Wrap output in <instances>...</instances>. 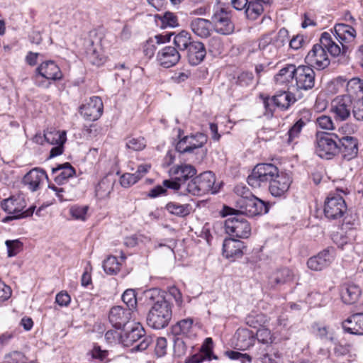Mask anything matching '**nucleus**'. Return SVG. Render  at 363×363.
Returning <instances> with one entry per match:
<instances>
[{"label":"nucleus","instance_id":"f257e3e1","mask_svg":"<svg viewBox=\"0 0 363 363\" xmlns=\"http://www.w3.org/2000/svg\"><path fill=\"white\" fill-rule=\"evenodd\" d=\"M248 184L254 189L267 186L271 194L275 197L284 196L292 182L289 174L279 172L278 168L271 163L257 164L247 177Z\"/></svg>","mask_w":363,"mask_h":363},{"label":"nucleus","instance_id":"f03ea898","mask_svg":"<svg viewBox=\"0 0 363 363\" xmlns=\"http://www.w3.org/2000/svg\"><path fill=\"white\" fill-rule=\"evenodd\" d=\"M145 297L152 305L147 315V325L157 330L166 328L172 317L171 304L157 289L147 291Z\"/></svg>","mask_w":363,"mask_h":363},{"label":"nucleus","instance_id":"7ed1b4c3","mask_svg":"<svg viewBox=\"0 0 363 363\" xmlns=\"http://www.w3.org/2000/svg\"><path fill=\"white\" fill-rule=\"evenodd\" d=\"M26 206L25 199L21 196H11L1 201L2 209L9 215L3 218L2 221L7 223L13 220L30 217L33 214L35 206H31L24 210Z\"/></svg>","mask_w":363,"mask_h":363},{"label":"nucleus","instance_id":"20e7f679","mask_svg":"<svg viewBox=\"0 0 363 363\" xmlns=\"http://www.w3.org/2000/svg\"><path fill=\"white\" fill-rule=\"evenodd\" d=\"M339 135L333 133L317 132L315 134V150L323 159L331 160L339 155Z\"/></svg>","mask_w":363,"mask_h":363},{"label":"nucleus","instance_id":"39448f33","mask_svg":"<svg viewBox=\"0 0 363 363\" xmlns=\"http://www.w3.org/2000/svg\"><path fill=\"white\" fill-rule=\"evenodd\" d=\"M151 340L145 336V332L142 325L137 323L130 330L122 331L121 344L124 347L133 346L132 351H143L150 345Z\"/></svg>","mask_w":363,"mask_h":363},{"label":"nucleus","instance_id":"423d86ee","mask_svg":"<svg viewBox=\"0 0 363 363\" xmlns=\"http://www.w3.org/2000/svg\"><path fill=\"white\" fill-rule=\"evenodd\" d=\"M63 74L57 66L52 60L44 61L35 69L32 79L34 84L40 87H48L43 78L47 80L57 81L62 79Z\"/></svg>","mask_w":363,"mask_h":363},{"label":"nucleus","instance_id":"0eeeda50","mask_svg":"<svg viewBox=\"0 0 363 363\" xmlns=\"http://www.w3.org/2000/svg\"><path fill=\"white\" fill-rule=\"evenodd\" d=\"M216 177L212 172H204L194 177L186 185V190L193 195H202L208 192H217L214 186Z\"/></svg>","mask_w":363,"mask_h":363},{"label":"nucleus","instance_id":"6e6552de","mask_svg":"<svg viewBox=\"0 0 363 363\" xmlns=\"http://www.w3.org/2000/svg\"><path fill=\"white\" fill-rule=\"evenodd\" d=\"M238 210L236 211L241 216L245 215L248 217H254L269 211V206L262 200L254 195L250 197L239 198L236 201Z\"/></svg>","mask_w":363,"mask_h":363},{"label":"nucleus","instance_id":"1a4fd4ad","mask_svg":"<svg viewBox=\"0 0 363 363\" xmlns=\"http://www.w3.org/2000/svg\"><path fill=\"white\" fill-rule=\"evenodd\" d=\"M347 211L346 202L338 194H330L325 200L323 212L329 220H338L342 218Z\"/></svg>","mask_w":363,"mask_h":363},{"label":"nucleus","instance_id":"9d476101","mask_svg":"<svg viewBox=\"0 0 363 363\" xmlns=\"http://www.w3.org/2000/svg\"><path fill=\"white\" fill-rule=\"evenodd\" d=\"M225 230L230 236L238 238H247L251 233L250 223L239 213L225 220Z\"/></svg>","mask_w":363,"mask_h":363},{"label":"nucleus","instance_id":"9b49d317","mask_svg":"<svg viewBox=\"0 0 363 363\" xmlns=\"http://www.w3.org/2000/svg\"><path fill=\"white\" fill-rule=\"evenodd\" d=\"M179 140L175 149L181 154L195 153L197 150L201 148L207 143L208 140L207 135L201 133L183 137L179 135Z\"/></svg>","mask_w":363,"mask_h":363},{"label":"nucleus","instance_id":"f8f14e48","mask_svg":"<svg viewBox=\"0 0 363 363\" xmlns=\"http://www.w3.org/2000/svg\"><path fill=\"white\" fill-rule=\"evenodd\" d=\"M306 63L311 67L322 70L330 63L326 50L321 43L315 44L305 57Z\"/></svg>","mask_w":363,"mask_h":363},{"label":"nucleus","instance_id":"ddd939ff","mask_svg":"<svg viewBox=\"0 0 363 363\" xmlns=\"http://www.w3.org/2000/svg\"><path fill=\"white\" fill-rule=\"evenodd\" d=\"M315 74L308 65H300L296 67L294 74L295 86L297 91H308L315 85Z\"/></svg>","mask_w":363,"mask_h":363},{"label":"nucleus","instance_id":"4468645a","mask_svg":"<svg viewBox=\"0 0 363 363\" xmlns=\"http://www.w3.org/2000/svg\"><path fill=\"white\" fill-rule=\"evenodd\" d=\"M214 29L216 33L221 35H230L235 29L234 23L231 21V11L220 9L212 17Z\"/></svg>","mask_w":363,"mask_h":363},{"label":"nucleus","instance_id":"2eb2a0df","mask_svg":"<svg viewBox=\"0 0 363 363\" xmlns=\"http://www.w3.org/2000/svg\"><path fill=\"white\" fill-rule=\"evenodd\" d=\"M353 103L350 96H336L331 103V111L337 120L344 121L349 118L352 111Z\"/></svg>","mask_w":363,"mask_h":363},{"label":"nucleus","instance_id":"dca6fc26","mask_svg":"<svg viewBox=\"0 0 363 363\" xmlns=\"http://www.w3.org/2000/svg\"><path fill=\"white\" fill-rule=\"evenodd\" d=\"M135 311L120 306L111 308L108 315L111 324L116 328L125 326L130 319H135Z\"/></svg>","mask_w":363,"mask_h":363},{"label":"nucleus","instance_id":"f3484780","mask_svg":"<svg viewBox=\"0 0 363 363\" xmlns=\"http://www.w3.org/2000/svg\"><path fill=\"white\" fill-rule=\"evenodd\" d=\"M104 105L99 96H92L79 108L80 114L85 120L94 121L98 120L103 113Z\"/></svg>","mask_w":363,"mask_h":363},{"label":"nucleus","instance_id":"a211bd4d","mask_svg":"<svg viewBox=\"0 0 363 363\" xmlns=\"http://www.w3.org/2000/svg\"><path fill=\"white\" fill-rule=\"evenodd\" d=\"M338 146L339 154H341L344 160L350 161L357 156L358 140L356 138L349 135L339 136Z\"/></svg>","mask_w":363,"mask_h":363},{"label":"nucleus","instance_id":"6ab92c4d","mask_svg":"<svg viewBox=\"0 0 363 363\" xmlns=\"http://www.w3.org/2000/svg\"><path fill=\"white\" fill-rule=\"evenodd\" d=\"M156 58L160 66L169 68L179 62L181 55L176 48L166 46L158 51Z\"/></svg>","mask_w":363,"mask_h":363},{"label":"nucleus","instance_id":"aec40b11","mask_svg":"<svg viewBox=\"0 0 363 363\" xmlns=\"http://www.w3.org/2000/svg\"><path fill=\"white\" fill-rule=\"evenodd\" d=\"M334 259L333 250L325 249L320 252L317 255L308 259L307 266L314 271H320L330 265Z\"/></svg>","mask_w":363,"mask_h":363},{"label":"nucleus","instance_id":"412c9836","mask_svg":"<svg viewBox=\"0 0 363 363\" xmlns=\"http://www.w3.org/2000/svg\"><path fill=\"white\" fill-rule=\"evenodd\" d=\"M45 179H48L45 171L43 169L34 168L24 176L23 183L30 191H36Z\"/></svg>","mask_w":363,"mask_h":363},{"label":"nucleus","instance_id":"4be33fe9","mask_svg":"<svg viewBox=\"0 0 363 363\" xmlns=\"http://www.w3.org/2000/svg\"><path fill=\"white\" fill-rule=\"evenodd\" d=\"M294 279L293 272L286 267L277 269L274 271L268 279V285L272 289H277L278 287L290 283Z\"/></svg>","mask_w":363,"mask_h":363},{"label":"nucleus","instance_id":"5701e85b","mask_svg":"<svg viewBox=\"0 0 363 363\" xmlns=\"http://www.w3.org/2000/svg\"><path fill=\"white\" fill-rule=\"evenodd\" d=\"M256 359L261 363H283L282 354L271 345L261 347L256 353Z\"/></svg>","mask_w":363,"mask_h":363},{"label":"nucleus","instance_id":"b1692460","mask_svg":"<svg viewBox=\"0 0 363 363\" xmlns=\"http://www.w3.org/2000/svg\"><path fill=\"white\" fill-rule=\"evenodd\" d=\"M259 49L267 60H273L278 56L279 48L273 43L272 33L263 35L259 40Z\"/></svg>","mask_w":363,"mask_h":363},{"label":"nucleus","instance_id":"393cba45","mask_svg":"<svg viewBox=\"0 0 363 363\" xmlns=\"http://www.w3.org/2000/svg\"><path fill=\"white\" fill-rule=\"evenodd\" d=\"M344 330L348 333L363 335V313H354L342 323Z\"/></svg>","mask_w":363,"mask_h":363},{"label":"nucleus","instance_id":"a878e982","mask_svg":"<svg viewBox=\"0 0 363 363\" xmlns=\"http://www.w3.org/2000/svg\"><path fill=\"white\" fill-rule=\"evenodd\" d=\"M244 243L234 238L225 239L223 244V255L226 258L236 259L242 255Z\"/></svg>","mask_w":363,"mask_h":363},{"label":"nucleus","instance_id":"bb28decb","mask_svg":"<svg viewBox=\"0 0 363 363\" xmlns=\"http://www.w3.org/2000/svg\"><path fill=\"white\" fill-rule=\"evenodd\" d=\"M362 294L360 286L354 283H346L341 286L340 295L345 304L355 303Z\"/></svg>","mask_w":363,"mask_h":363},{"label":"nucleus","instance_id":"cd10ccee","mask_svg":"<svg viewBox=\"0 0 363 363\" xmlns=\"http://www.w3.org/2000/svg\"><path fill=\"white\" fill-rule=\"evenodd\" d=\"M335 36L343 47V50L347 49L345 43L352 41L356 37V30L351 26L345 23H337L334 27Z\"/></svg>","mask_w":363,"mask_h":363},{"label":"nucleus","instance_id":"c85d7f7f","mask_svg":"<svg viewBox=\"0 0 363 363\" xmlns=\"http://www.w3.org/2000/svg\"><path fill=\"white\" fill-rule=\"evenodd\" d=\"M187 58L192 65H197L202 62L206 56V51L204 45L199 41H194L186 49Z\"/></svg>","mask_w":363,"mask_h":363},{"label":"nucleus","instance_id":"c756f323","mask_svg":"<svg viewBox=\"0 0 363 363\" xmlns=\"http://www.w3.org/2000/svg\"><path fill=\"white\" fill-rule=\"evenodd\" d=\"M197 171L193 165L186 164L177 165L169 169L170 175L174 176L176 179L184 182L194 177Z\"/></svg>","mask_w":363,"mask_h":363},{"label":"nucleus","instance_id":"7c9ffc66","mask_svg":"<svg viewBox=\"0 0 363 363\" xmlns=\"http://www.w3.org/2000/svg\"><path fill=\"white\" fill-rule=\"evenodd\" d=\"M190 27L195 35L201 38H206L211 35L212 23L207 19L197 18L191 21Z\"/></svg>","mask_w":363,"mask_h":363},{"label":"nucleus","instance_id":"2f4dec72","mask_svg":"<svg viewBox=\"0 0 363 363\" xmlns=\"http://www.w3.org/2000/svg\"><path fill=\"white\" fill-rule=\"evenodd\" d=\"M84 46L86 57L91 64L99 66L104 63V57L98 45H95L91 39H87L84 42Z\"/></svg>","mask_w":363,"mask_h":363},{"label":"nucleus","instance_id":"473e14b6","mask_svg":"<svg viewBox=\"0 0 363 363\" xmlns=\"http://www.w3.org/2000/svg\"><path fill=\"white\" fill-rule=\"evenodd\" d=\"M236 345L239 350H245L254 345L255 334L247 328H239L235 333Z\"/></svg>","mask_w":363,"mask_h":363},{"label":"nucleus","instance_id":"72a5a7b5","mask_svg":"<svg viewBox=\"0 0 363 363\" xmlns=\"http://www.w3.org/2000/svg\"><path fill=\"white\" fill-rule=\"evenodd\" d=\"M212 344V339L207 337L200 352L186 359V363H201L206 360H210L213 355L211 351Z\"/></svg>","mask_w":363,"mask_h":363},{"label":"nucleus","instance_id":"f704fd0d","mask_svg":"<svg viewBox=\"0 0 363 363\" xmlns=\"http://www.w3.org/2000/svg\"><path fill=\"white\" fill-rule=\"evenodd\" d=\"M294 94L287 91H280L273 96L274 104L278 108L285 111L296 101Z\"/></svg>","mask_w":363,"mask_h":363},{"label":"nucleus","instance_id":"c9c22d12","mask_svg":"<svg viewBox=\"0 0 363 363\" xmlns=\"http://www.w3.org/2000/svg\"><path fill=\"white\" fill-rule=\"evenodd\" d=\"M52 172L55 174V181L58 184H63L67 179L75 174V170L69 162L58 164L52 169Z\"/></svg>","mask_w":363,"mask_h":363},{"label":"nucleus","instance_id":"e433bc0d","mask_svg":"<svg viewBox=\"0 0 363 363\" xmlns=\"http://www.w3.org/2000/svg\"><path fill=\"white\" fill-rule=\"evenodd\" d=\"M320 42L325 50H327L328 52L333 57L339 56L341 52H345L346 49L343 50L342 46L340 48L338 44L335 43L331 35L328 32H324L321 34Z\"/></svg>","mask_w":363,"mask_h":363},{"label":"nucleus","instance_id":"4c0bfd02","mask_svg":"<svg viewBox=\"0 0 363 363\" xmlns=\"http://www.w3.org/2000/svg\"><path fill=\"white\" fill-rule=\"evenodd\" d=\"M346 91V95L350 96L352 100H363V80L359 78L351 79L347 83Z\"/></svg>","mask_w":363,"mask_h":363},{"label":"nucleus","instance_id":"58836bf2","mask_svg":"<svg viewBox=\"0 0 363 363\" xmlns=\"http://www.w3.org/2000/svg\"><path fill=\"white\" fill-rule=\"evenodd\" d=\"M263 0H249L247 6L245 9V16L248 20L255 21L264 11Z\"/></svg>","mask_w":363,"mask_h":363},{"label":"nucleus","instance_id":"ea45409f","mask_svg":"<svg viewBox=\"0 0 363 363\" xmlns=\"http://www.w3.org/2000/svg\"><path fill=\"white\" fill-rule=\"evenodd\" d=\"M165 208L169 213L179 217H185L191 211L190 204H181L177 202H169L166 205Z\"/></svg>","mask_w":363,"mask_h":363},{"label":"nucleus","instance_id":"a19ab883","mask_svg":"<svg viewBox=\"0 0 363 363\" xmlns=\"http://www.w3.org/2000/svg\"><path fill=\"white\" fill-rule=\"evenodd\" d=\"M44 139L52 145L65 144L67 140L66 132L56 130H47L44 133Z\"/></svg>","mask_w":363,"mask_h":363},{"label":"nucleus","instance_id":"79ce46f5","mask_svg":"<svg viewBox=\"0 0 363 363\" xmlns=\"http://www.w3.org/2000/svg\"><path fill=\"white\" fill-rule=\"evenodd\" d=\"M296 67L294 65H287L281 69L278 74L274 76L275 82L279 84H283L290 79H294Z\"/></svg>","mask_w":363,"mask_h":363},{"label":"nucleus","instance_id":"37998d69","mask_svg":"<svg viewBox=\"0 0 363 363\" xmlns=\"http://www.w3.org/2000/svg\"><path fill=\"white\" fill-rule=\"evenodd\" d=\"M193 42L191 33L186 30H182L174 38V44L180 51L186 50Z\"/></svg>","mask_w":363,"mask_h":363},{"label":"nucleus","instance_id":"c03bdc74","mask_svg":"<svg viewBox=\"0 0 363 363\" xmlns=\"http://www.w3.org/2000/svg\"><path fill=\"white\" fill-rule=\"evenodd\" d=\"M112 190L113 183L108 179H103L99 182L96 188V196L99 199H106L109 196Z\"/></svg>","mask_w":363,"mask_h":363},{"label":"nucleus","instance_id":"a18cd8bd","mask_svg":"<svg viewBox=\"0 0 363 363\" xmlns=\"http://www.w3.org/2000/svg\"><path fill=\"white\" fill-rule=\"evenodd\" d=\"M121 263L115 256H109L103 264L104 271L109 274H115L120 270Z\"/></svg>","mask_w":363,"mask_h":363},{"label":"nucleus","instance_id":"49530a36","mask_svg":"<svg viewBox=\"0 0 363 363\" xmlns=\"http://www.w3.org/2000/svg\"><path fill=\"white\" fill-rule=\"evenodd\" d=\"M208 47L210 52L213 55H218L223 51L224 44L220 37L213 36L208 40Z\"/></svg>","mask_w":363,"mask_h":363},{"label":"nucleus","instance_id":"de8ad7c7","mask_svg":"<svg viewBox=\"0 0 363 363\" xmlns=\"http://www.w3.org/2000/svg\"><path fill=\"white\" fill-rule=\"evenodd\" d=\"M146 146V142L143 137L130 138L127 139L126 147L134 151L143 150Z\"/></svg>","mask_w":363,"mask_h":363},{"label":"nucleus","instance_id":"09e8293b","mask_svg":"<svg viewBox=\"0 0 363 363\" xmlns=\"http://www.w3.org/2000/svg\"><path fill=\"white\" fill-rule=\"evenodd\" d=\"M8 256L14 257L23 250V243L19 240H6Z\"/></svg>","mask_w":363,"mask_h":363},{"label":"nucleus","instance_id":"8fccbe9b","mask_svg":"<svg viewBox=\"0 0 363 363\" xmlns=\"http://www.w3.org/2000/svg\"><path fill=\"white\" fill-rule=\"evenodd\" d=\"M122 300L126 304L127 308H131V310L134 311L137 305V299L134 290L128 289L125 291L122 295Z\"/></svg>","mask_w":363,"mask_h":363},{"label":"nucleus","instance_id":"3c124183","mask_svg":"<svg viewBox=\"0 0 363 363\" xmlns=\"http://www.w3.org/2000/svg\"><path fill=\"white\" fill-rule=\"evenodd\" d=\"M193 320L191 318L184 319L177 323L173 327V330L176 334H186L191 328Z\"/></svg>","mask_w":363,"mask_h":363},{"label":"nucleus","instance_id":"603ef678","mask_svg":"<svg viewBox=\"0 0 363 363\" xmlns=\"http://www.w3.org/2000/svg\"><path fill=\"white\" fill-rule=\"evenodd\" d=\"M289 42V32L285 28H281L275 38H273V43L279 49Z\"/></svg>","mask_w":363,"mask_h":363},{"label":"nucleus","instance_id":"864d4df0","mask_svg":"<svg viewBox=\"0 0 363 363\" xmlns=\"http://www.w3.org/2000/svg\"><path fill=\"white\" fill-rule=\"evenodd\" d=\"M316 125L323 130H331L334 129V123L331 117L322 115L316 118Z\"/></svg>","mask_w":363,"mask_h":363},{"label":"nucleus","instance_id":"5fc2aeb1","mask_svg":"<svg viewBox=\"0 0 363 363\" xmlns=\"http://www.w3.org/2000/svg\"><path fill=\"white\" fill-rule=\"evenodd\" d=\"M254 76L252 72H242L240 73L236 79V84L240 86H248L252 84Z\"/></svg>","mask_w":363,"mask_h":363},{"label":"nucleus","instance_id":"6e6d98bb","mask_svg":"<svg viewBox=\"0 0 363 363\" xmlns=\"http://www.w3.org/2000/svg\"><path fill=\"white\" fill-rule=\"evenodd\" d=\"M88 207L86 206L71 207L69 212L72 216L78 220H84L86 219Z\"/></svg>","mask_w":363,"mask_h":363},{"label":"nucleus","instance_id":"4d7b16f0","mask_svg":"<svg viewBox=\"0 0 363 363\" xmlns=\"http://www.w3.org/2000/svg\"><path fill=\"white\" fill-rule=\"evenodd\" d=\"M256 337L259 342L263 344H269L272 342L271 331L265 328L257 330Z\"/></svg>","mask_w":363,"mask_h":363},{"label":"nucleus","instance_id":"13d9d810","mask_svg":"<svg viewBox=\"0 0 363 363\" xmlns=\"http://www.w3.org/2000/svg\"><path fill=\"white\" fill-rule=\"evenodd\" d=\"M312 112L308 110L303 108L298 113L296 118V123L301 124L303 126H306L312 120Z\"/></svg>","mask_w":363,"mask_h":363},{"label":"nucleus","instance_id":"bf43d9fd","mask_svg":"<svg viewBox=\"0 0 363 363\" xmlns=\"http://www.w3.org/2000/svg\"><path fill=\"white\" fill-rule=\"evenodd\" d=\"M304 126L301 124L295 122V123L291 127V128L288 131V139L287 143H291L296 139H297L301 133V130Z\"/></svg>","mask_w":363,"mask_h":363},{"label":"nucleus","instance_id":"052dcab7","mask_svg":"<svg viewBox=\"0 0 363 363\" xmlns=\"http://www.w3.org/2000/svg\"><path fill=\"white\" fill-rule=\"evenodd\" d=\"M138 181V177L131 173H125L120 178V183L124 188H128Z\"/></svg>","mask_w":363,"mask_h":363},{"label":"nucleus","instance_id":"680f3d73","mask_svg":"<svg viewBox=\"0 0 363 363\" xmlns=\"http://www.w3.org/2000/svg\"><path fill=\"white\" fill-rule=\"evenodd\" d=\"M161 20L165 26L174 28L178 26L177 17L173 13L166 12L162 17Z\"/></svg>","mask_w":363,"mask_h":363},{"label":"nucleus","instance_id":"e2e57ef3","mask_svg":"<svg viewBox=\"0 0 363 363\" xmlns=\"http://www.w3.org/2000/svg\"><path fill=\"white\" fill-rule=\"evenodd\" d=\"M167 340L164 337H159L155 345V353L158 357H162L166 354Z\"/></svg>","mask_w":363,"mask_h":363},{"label":"nucleus","instance_id":"0e129e2a","mask_svg":"<svg viewBox=\"0 0 363 363\" xmlns=\"http://www.w3.org/2000/svg\"><path fill=\"white\" fill-rule=\"evenodd\" d=\"M122 332L110 330L105 334V338L109 343L118 342L121 344V337Z\"/></svg>","mask_w":363,"mask_h":363},{"label":"nucleus","instance_id":"69168bd1","mask_svg":"<svg viewBox=\"0 0 363 363\" xmlns=\"http://www.w3.org/2000/svg\"><path fill=\"white\" fill-rule=\"evenodd\" d=\"M71 301L69 295L67 292L61 291L56 295L55 302L60 306H67Z\"/></svg>","mask_w":363,"mask_h":363},{"label":"nucleus","instance_id":"338daca9","mask_svg":"<svg viewBox=\"0 0 363 363\" xmlns=\"http://www.w3.org/2000/svg\"><path fill=\"white\" fill-rule=\"evenodd\" d=\"M352 111L356 120L363 121V101H357L355 104H353Z\"/></svg>","mask_w":363,"mask_h":363},{"label":"nucleus","instance_id":"774afa93","mask_svg":"<svg viewBox=\"0 0 363 363\" xmlns=\"http://www.w3.org/2000/svg\"><path fill=\"white\" fill-rule=\"evenodd\" d=\"M246 323L250 327L256 328L260 325L262 322V316L261 315L250 314L245 318Z\"/></svg>","mask_w":363,"mask_h":363}]
</instances>
